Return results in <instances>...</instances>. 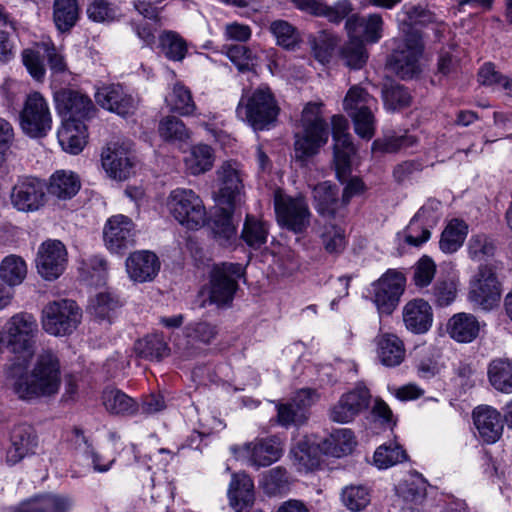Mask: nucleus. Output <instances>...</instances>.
Returning a JSON list of instances; mask_svg holds the SVG:
<instances>
[{"mask_svg":"<svg viewBox=\"0 0 512 512\" xmlns=\"http://www.w3.org/2000/svg\"><path fill=\"white\" fill-rule=\"evenodd\" d=\"M279 112L275 95L264 85L244 91L236 107L238 119L255 131L269 129L276 122Z\"/></svg>","mask_w":512,"mask_h":512,"instance_id":"4","label":"nucleus"},{"mask_svg":"<svg viewBox=\"0 0 512 512\" xmlns=\"http://www.w3.org/2000/svg\"><path fill=\"white\" fill-rule=\"evenodd\" d=\"M474 425L486 443H495L502 435L501 414L491 406H479L473 411Z\"/></svg>","mask_w":512,"mask_h":512,"instance_id":"28","label":"nucleus"},{"mask_svg":"<svg viewBox=\"0 0 512 512\" xmlns=\"http://www.w3.org/2000/svg\"><path fill=\"white\" fill-rule=\"evenodd\" d=\"M467 234L468 225L463 220H450L442 232L440 249L444 253L456 252L462 246Z\"/></svg>","mask_w":512,"mask_h":512,"instance_id":"42","label":"nucleus"},{"mask_svg":"<svg viewBox=\"0 0 512 512\" xmlns=\"http://www.w3.org/2000/svg\"><path fill=\"white\" fill-rule=\"evenodd\" d=\"M10 441L11 445L6 452V462L9 465H15L26 456L35 453L38 445L37 436L28 425L15 426Z\"/></svg>","mask_w":512,"mask_h":512,"instance_id":"26","label":"nucleus"},{"mask_svg":"<svg viewBox=\"0 0 512 512\" xmlns=\"http://www.w3.org/2000/svg\"><path fill=\"white\" fill-rule=\"evenodd\" d=\"M19 126L32 139L46 137L52 130L53 117L48 100L38 91L26 95L19 112Z\"/></svg>","mask_w":512,"mask_h":512,"instance_id":"7","label":"nucleus"},{"mask_svg":"<svg viewBox=\"0 0 512 512\" xmlns=\"http://www.w3.org/2000/svg\"><path fill=\"white\" fill-rule=\"evenodd\" d=\"M77 462L86 468L87 471L92 470L96 473H106L112 468L115 458L104 456L93 446H85V449L80 450Z\"/></svg>","mask_w":512,"mask_h":512,"instance_id":"50","label":"nucleus"},{"mask_svg":"<svg viewBox=\"0 0 512 512\" xmlns=\"http://www.w3.org/2000/svg\"><path fill=\"white\" fill-rule=\"evenodd\" d=\"M160 263L158 257L149 251H137L126 259V270L134 282L151 281L158 273Z\"/></svg>","mask_w":512,"mask_h":512,"instance_id":"29","label":"nucleus"},{"mask_svg":"<svg viewBox=\"0 0 512 512\" xmlns=\"http://www.w3.org/2000/svg\"><path fill=\"white\" fill-rule=\"evenodd\" d=\"M79 269L82 277L90 284L100 285L106 278L107 262L101 256H90L82 261Z\"/></svg>","mask_w":512,"mask_h":512,"instance_id":"56","label":"nucleus"},{"mask_svg":"<svg viewBox=\"0 0 512 512\" xmlns=\"http://www.w3.org/2000/svg\"><path fill=\"white\" fill-rule=\"evenodd\" d=\"M43 51L47 57L50 70L54 74L63 73L67 65L60 48H57L50 40H42L36 44V48H28L22 52V62L29 74L37 81L43 80L45 66L40 52Z\"/></svg>","mask_w":512,"mask_h":512,"instance_id":"13","label":"nucleus"},{"mask_svg":"<svg viewBox=\"0 0 512 512\" xmlns=\"http://www.w3.org/2000/svg\"><path fill=\"white\" fill-rule=\"evenodd\" d=\"M158 130L162 139L172 143H185L191 136L183 121L175 116L164 117L159 123Z\"/></svg>","mask_w":512,"mask_h":512,"instance_id":"51","label":"nucleus"},{"mask_svg":"<svg viewBox=\"0 0 512 512\" xmlns=\"http://www.w3.org/2000/svg\"><path fill=\"white\" fill-rule=\"evenodd\" d=\"M408 459L406 451L395 440L380 445L374 452V465L378 469H388Z\"/></svg>","mask_w":512,"mask_h":512,"instance_id":"43","label":"nucleus"},{"mask_svg":"<svg viewBox=\"0 0 512 512\" xmlns=\"http://www.w3.org/2000/svg\"><path fill=\"white\" fill-rule=\"evenodd\" d=\"M37 334L36 318L25 312L13 315L0 328V347L13 355V390L23 400L54 394L60 386L59 360L52 350H43L31 373L26 371L35 354Z\"/></svg>","mask_w":512,"mask_h":512,"instance_id":"1","label":"nucleus"},{"mask_svg":"<svg viewBox=\"0 0 512 512\" xmlns=\"http://www.w3.org/2000/svg\"><path fill=\"white\" fill-rule=\"evenodd\" d=\"M501 295L500 283L489 266H481L471 283L469 299L484 310L495 307Z\"/></svg>","mask_w":512,"mask_h":512,"instance_id":"19","label":"nucleus"},{"mask_svg":"<svg viewBox=\"0 0 512 512\" xmlns=\"http://www.w3.org/2000/svg\"><path fill=\"white\" fill-rule=\"evenodd\" d=\"M134 349L140 357L149 360H161L169 354L164 337L158 333L139 339L135 343Z\"/></svg>","mask_w":512,"mask_h":512,"instance_id":"47","label":"nucleus"},{"mask_svg":"<svg viewBox=\"0 0 512 512\" xmlns=\"http://www.w3.org/2000/svg\"><path fill=\"white\" fill-rule=\"evenodd\" d=\"M35 262L37 272L43 279L56 280L67 267V249L59 240H46L39 246Z\"/></svg>","mask_w":512,"mask_h":512,"instance_id":"15","label":"nucleus"},{"mask_svg":"<svg viewBox=\"0 0 512 512\" xmlns=\"http://www.w3.org/2000/svg\"><path fill=\"white\" fill-rule=\"evenodd\" d=\"M383 100L388 110H397L410 104L411 96L409 91L400 85H391L383 92Z\"/></svg>","mask_w":512,"mask_h":512,"instance_id":"63","label":"nucleus"},{"mask_svg":"<svg viewBox=\"0 0 512 512\" xmlns=\"http://www.w3.org/2000/svg\"><path fill=\"white\" fill-rule=\"evenodd\" d=\"M119 303L109 293H99L90 300L88 310L99 320L110 321Z\"/></svg>","mask_w":512,"mask_h":512,"instance_id":"59","label":"nucleus"},{"mask_svg":"<svg viewBox=\"0 0 512 512\" xmlns=\"http://www.w3.org/2000/svg\"><path fill=\"white\" fill-rule=\"evenodd\" d=\"M214 161L213 149L211 146L202 143L191 146L183 158L185 171L193 176H198L211 170Z\"/></svg>","mask_w":512,"mask_h":512,"instance_id":"35","label":"nucleus"},{"mask_svg":"<svg viewBox=\"0 0 512 512\" xmlns=\"http://www.w3.org/2000/svg\"><path fill=\"white\" fill-rule=\"evenodd\" d=\"M491 386L502 393H512V360L508 358L493 359L487 368Z\"/></svg>","mask_w":512,"mask_h":512,"instance_id":"40","label":"nucleus"},{"mask_svg":"<svg viewBox=\"0 0 512 512\" xmlns=\"http://www.w3.org/2000/svg\"><path fill=\"white\" fill-rule=\"evenodd\" d=\"M344 109L351 116L356 134L370 140L375 133L374 110L377 100L359 86L349 89L343 102Z\"/></svg>","mask_w":512,"mask_h":512,"instance_id":"9","label":"nucleus"},{"mask_svg":"<svg viewBox=\"0 0 512 512\" xmlns=\"http://www.w3.org/2000/svg\"><path fill=\"white\" fill-rule=\"evenodd\" d=\"M427 12L421 6L404 5L398 13L401 30L405 37L393 40V51L387 65L401 79H411L420 73L423 43L414 26L426 21Z\"/></svg>","mask_w":512,"mask_h":512,"instance_id":"3","label":"nucleus"},{"mask_svg":"<svg viewBox=\"0 0 512 512\" xmlns=\"http://www.w3.org/2000/svg\"><path fill=\"white\" fill-rule=\"evenodd\" d=\"M405 283L406 279L402 272L389 269L372 284V300L381 316L390 315L396 309Z\"/></svg>","mask_w":512,"mask_h":512,"instance_id":"12","label":"nucleus"},{"mask_svg":"<svg viewBox=\"0 0 512 512\" xmlns=\"http://www.w3.org/2000/svg\"><path fill=\"white\" fill-rule=\"evenodd\" d=\"M95 97L103 108L123 117L134 114L138 106V98L120 84L102 87Z\"/></svg>","mask_w":512,"mask_h":512,"instance_id":"23","label":"nucleus"},{"mask_svg":"<svg viewBox=\"0 0 512 512\" xmlns=\"http://www.w3.org/2000/svg\"><path fill=\"white\" fill-rule=\"evenodd\" d=\"M345 27L349 37L376 43L382 38L383 19L376 13L367 17L352 16L346 21Z\"/></svg>","mask_w":512,"mask_h":512,"instance_id":"30","label":"nucleus"},{"mask_svg":"<svg viewBox=\"0 0 512 512\" xmlns=\"http://www.w3.org/2000/svg\"><path fill=\"white\" fill-rule=\"evenodd\" d=\"M260 485L265 493L276 495L285 489L287 485V476L285 469L275 467L263 474Z\"/></svg>","mask_w":512,"mask_h":512,"instance_id":"61","label":"nucleus"},{"mask_svg":"<svg viewBox=\"0 0 512 512\" xmlns=\"http://www.w3.org/2000/svg\"><path fill=\"white\" fill-rule=\"evenodd\" d=\"M356 445L353 432L348 428L335 430L328 441V453L333 457L350 454Z\"/></svg>","mask_w":512,"mask_h":512,"instance_id":"53","label":"nucleus"},{"mask_svg":"<svg viewBox=\"0 0 512 512\" xmlns=\"http://www.w3.org/2000/svg\"><path fill=\"white\" fill-rule=\"evenodd\" d=\"M170 215L184 228L199 230L207 222V211L202 198L192 189H173L166 200Z\"/></svg>","mask_w":512,"mask_h":512,"instance_id":"6","label":"nucleus"},{"mask_svg":"<svg viewBox=\"0 0 512 512\" xmlns=\"http://www.w3.org/2000/svg\"><path fill=\"white\" fill-rule=\"evenodd\" d=\"M291 456L294 466L299 471H312L320 464L319 445L303 438L291 449Z\"/></svg>","mask_w":512,"mask_h":512,"instance_id":"37","label":"nucleus"},{"mask_svg":"<svg viewBox=\"0 0 512 512\" xmlns=\"http://www.w3.org/2000/svg\"><path fill=\"white\" fill-rule=\"evenodd\" d=\"M82 312L72 300L63 299L48 303L42 310L43 330L55 337L72 334L81 322Z\"/></svg>","mask_w":512,"mask_h":512,"instance_id":"8","label":"nucleus"},{"mask_svg":"<svg viewBox=\"0 0 512 512\" xmlns=\"http://www.w3.org/2000/svg\"><path fill=\"white\" fill-rule=\"evenodd\" d=\"M414 144L412 136H389L376 139L372 143V152L394 153L402 148L410 147Z\"/></svg>","mask_w":512,"mask_h":512,"instance_id":"62","label":"nucleus"},{"mask_svg":"<svg viewBox=\"0 0 512 512\" xmlns=\"http://www.w3.org/2000/svg\"><path fill=\"white\" fill-rule=\"evenodd\" d=\"M45 188L37 178H20L11 191V203L19 211H37L45 204Z\"/></svg>","mask_w":512,"mask_h":512,"instance_id":"21","label":"nucleus"},{"mask_svg":"<svg viewBox=\"0 0 512 512\" xmlns=\"http://www.w3.org/2000/svg\"><path fill=\"white\" fill-rule=\"evenodd\" d=\"M322 102H309L302 111V132L296 134L295 158L305 162L328 141L329 131L322 113Z\"/></svg>","mask_w":512,"mask_h":512,"instance_id":"5","label":"nucleus"},{"mask_svg":"<svg viewBox=\"0 0 512 512\" xmlns=\"http://www.w3.org/2000/svg\"><path fill=\"white\" fill-rule=\"evenodd\" d=\"M102 398L106 410L112 414L133 415L138 411L137 403L118 389H106Z\"/></svg>","mask_w":512,"mask_h":512,"instance_id":"44","label":"nucleus"},{"mask_svg":"<svg viewBox=\"0 0 512 512\" xmlns=\"http://www.w3.org/2000/svg\"><path fill=\"white\" fill-rule=\"evenodd\" d=\"M230 506L236 512H248L254 502V483L246 473H236L228 489Z\"/></svg>","mask_w":512,"mask_h":512,"instance_id":"31","label":"nucleus"},{"mask_svg":"<svg viewBox=\"0 0 512 512\" xmlns=\"http://www.w3.org/2000/svg\"><path fill=\"white\" fill-rule=\"evenodd\" d=\"M479 323L471 314L458 313L448 323V332L454 340L461 343L473 341L479 333Z\"/></svg>","mask_w":512,"mask_h":512,"instance_id":"41","label":"nucleus"},{"mask_svg":"<svg viewBox=\"0 0 512 512\" xmlns=\"http://www.w3.org/2000/svg\"><path fill=\"white\" fill-rule=\"evenodd\" d=\"M27 274V262L20 255L9 254L0 262V280L12 289L20 286Z\"/></svg>","mask_w":512,"mask_h":512,"instance_id":"39","label":"nucleus"},{"mask_svg":"<svg viewBox=\"0 0 512 512\" xmlns=\"http://www.w3.org/2000/svg\"><path fill=\"white\" fill-rule=\"evenodd\" d=\"M54 102L62 121L71 120L85 123L94 116L96 111L92 100L76 90L61 89L55 92Z\"/></svg>","mask_w":512,"mask_h":512,"instance_id":"17","label":"nucleus"},{"mask_svg":"<svg viewBox=\"0 0 512 512\" xmlns=\"http://www.w3.org/2000/svg\"><path fill=\"white\" fill-rule=\"evenodd\" d=\"M161 52L172 61H181L187 52L186 42L178 34L168 31L159 37Z\"/></svg>","mask_w":512,"mask_h":512,"instance_id":"55","label":"nucleus"},{"mask_svg":"<svg viewBox=\"0 0 512 512\" xmlns=\"http://www.w3.org/2000/svg\"><path fill=\"white\" fill-rule=\"evenodd\" d=\"M222 51L240 72L251 71L256 66V57L246 46L225 44Z\"/></svg>","mask_w":512,"mask_h":512,"instance_id":"54","label":"nucleus"},{"mask_svg":"<svg viewBox=\"0 0 512 512\" xmlns=\"http://www.w3.org/2000/svg\"><path fill=\"white\" fill-rule=\"evenodd\" d=\"M301 11L315 16L327 18L330 22L339 23L351 12V3L348 0H339L328 6L324 0H291Z\"/></svg>","mask_w":512,"mask_h":512,"instance_id":"32","label":"nucleus"},{"mask_svg":"<svg viewBox=\"0 0 512 512\" xmlns=\"http://www.w3.org/2000/svg\"><path fill=\"white\" fill-rule=\"evenodd\" d=\"M71 499L57 493H41L30 497L17 505L9 507L8 512H69Z\"/></svg>","mask_w":512,"mask_h":512,"instance_id":"24","label":"nucleus"},{"mask_svg":"<svg viewBox=\"0 0 512 512\" xmlns=\"http://www.w3.org/2000/svg\"><path fill=\"white\" fill-rule=\"evenodd\" d=\"M136 236V225L126 215H112L104 223L103 243L111 253H122L132 247L135 244Z\"/></svg>","mask_w":512,"mask_h":512,"instance_id":"14","label":"nucleus"},{"mask_svg":"<svg viewBox=\"0 0 512 512\" xmlns=\"http://www.w3.org/2000/svg\"><path fill=\"white\" fill-rule=\"evenodd\" d=\"M402 317L406 329L414 334L426 333L433 322L432 308L423 299L407 302L403 307Z\"/></svg>","mask_w":512,"mask_h":512,"instance_id":"27","label":"nucleus"},{"mask_svg":"<svg viewBox=\"0 0 512 512\" xmlns=\"http://www.w3.org/2000/svg\"><path fill=\"white\" fill-rule=\"evenodd\" d=\"M102 167L115 180H126L132 173L134 157L130 147L118 141L110 142L101 154Z\"/></svg>","mask_w":512,"mask_h":512,"instance_id":"20","label":"nucleus"},{"mask_svg":"<svg viewBox=\"0 0 512 512\" xmlns=\"http://www.w3.org/2000/svg\"><path fill=\"white\" fill-rule=\"evenodd\" d=\"M165 103L171 111L182 116L192 115L196 108L190 90L179 82L166 95Z\"/></svg>","mask_w":512,"mask_h":512,"instance_id":"45","label":"nucleus"},{"mask_svg":"<svg viewBox=\"0 0 512 512\" xmlns=\"http://www.w3.org/2000/svg\"><path fill=\"white\" fill-rule=\"evenodd\" d=\"M349 38L350 40L342 48V58L350 68L360 69L367 61V52L361 39Z\"/></svg>","mask_w":512,"mask_h":512,"instance_id":"58","label":"nucleus"},{"mask_svg":"<svg viewBox=\"0 0 512 512\" xmlns=\"http://www.w3.org/2000/svg\"><path fill=\"white\" fill-rule=\"evenodd\" d=\"M494 252V245L484 234L473 235L468 242V253L473 260H483Z\"/></svg>","mask_w":512,"mask_h":512,"instance_id":"64","label":"nucleus"},{"mask_svg":"<svg viewBox=\"0 0 512 512\" xmlns=\"http://www.w3.org/2000/svg\"><path fill=\"white\" fill-rule=\"evenodd\" d=\"M331 124L336 174L338 179L344 182L351 171V157L355 154V147L348 133L349 124L345 117L335 115Z\"/></svg>","mask_w":512,"mask_h":512,"instance_id":"16","label":"nucleus"},{"mask_svg":"<svg viewBox=\"0 0 512 512\" xmlns=\"http://www.w3.org/2000/svg\"><path fill=\"white\" fill-rule=\"evenodd\" d=\"M321 243L329 254L342 253L347 245L345 230L334 224H326L320 233Z\"/></svg>","mask_w":512,"mask_h":512,"instance_id":"52","label":"nucleus"},{"mask_svg":"<svg viewBox=\"0 0 512 512\" xmlns=\"http://www.w3.org/2000/svg\"><path fill=\"white\" fill-rule=\"evenodd\" d=\"M244 276V267L239 263L223 262L212 267L209 273L208 295L212 303L225 306L232 302L238 281Z\"/></svg>","mask_w":512,"mask_h":512,"instance_id":"10","label":"nucleus"},{"mask_svg":"<svg viewBox=\"0 0 512 512\" xmlns=\"http://www.w3.org/2000/svg\"><path fill=\"white\" fill-rule=\"evenodd\" d=\"M57 137L64 151L76 155L83 150L87 143V127L83 122L62 121Z\"/></svg>","mask_w":512,"mask_h":512,"instance_id":"33","label":"nucleus"},{"mask_svg":"<svg viewBox=\"0 0 512 512\" xmlns=\"http://www.w3.org/2000/svg\"><path fill=\"white\" fill-rule=\"evenodd\" d=\"M268 234V226L264 221L250 214L246 215L241 238L249 247L260 248L267 242Z\"/></svg>","mask_w":512,"mask_h":512,"instance_id":"48","label":"nucleus"},{"mask_svg":"<svg viewBox=\"0 0 512 512\" xmlns=\"http://www.w3.org/2000/svg\"><path fill=\"white\" fill-rule=\"evenodd\" d=\"M219 189L214 194L217 206L213 232L221 246H231L237 238V225L233 215L242 202V179L239 164L226 161L217 170Z\"/></svg>","mask_w":512,"mask_h":512,"instance_id":"2","label":"nucleus"},{"mask_svg":"<svg viewBox=\"0 0 512 512\" xmlns=\"http://www.w3.org/2000/svg\"><path fill=\"white\" fill-rule=\"evenodd\" d=\"M342 503L351 511H360L370 502V491L364 485H350L343 489Z\"/></svg>","mask_w":512,"mask_h":512,"instance_id":"57","label":"nucleus"},{"mask_svg":"<svg viewBox=\"0 0 512 512\" xmlns=\"http://www.w3.org/2000/svg\"><path fill=\"white\" fill-rule=\"evenodd\" d=\"M370 399L367 387L359 384L340 398L331 409L330 417L334 422L348 423L368 408Z\"/></svg>","mask_w":512,"mask_h":512,"instance_id":"22","label":"nucleus"},{"mask_svg":"<svg viewBox=\"0 0 512 512\" xmlns=\"http://www.w3.org/2000/svg\"><path fill=\"white\" fill-rule=\"evenodd\" d=\"M377 354L382 365L386 367L399 366L405 359L403 341L395 334L384 333L377 337Z\"/></svg>","mask_w":512,"mask_h":512,"instance_id":"34","label":"nucleus"},{"mask_svg":"<svg viewBox=\"0 0 512 512\" xmlns=\"http://www.w3.org/2000/svg\"><path fill=\"white\" fill-rule=\"evenodd\" d=\"M270 30L276 38L277 44L285 49H294L300 41L296 29L286 21H274Z\"/></svg>","mask_w":512,"mask_h":512,"instance_id":"60","label":"nucleus"},{"mask_svg":"<svg viewBox=\"0 0 512 512\" xmlns=\"http://www.w3.org/2000/svg\"><path fill=\"white\" fill-rule=\"evenodd\" d=\"M81 187L80 179L72 171L59 170L53 173L45 188L51 196L66 200L74 197Z\"/></svg>","mask_w":512,"mask_h":512,"instance_id":"36","label":"nucleus"},{"mask_svg":"<svg viewBox=\"0 0 512 512\" xmlns=\"http://www.w3.org/2000/svg\"><path fill=\"white\" fill-rule=\"evenodd\" d=\"M274 207L276 219L280 226L301 233L310 224L311 213L304 197H292L276 190L274 193Z\"/></svg>","mask_w":512,"mask_h":512,"instance_id":"11","label":"nucleus"},{"mask_svg":"<svg viewBox=\"0 0 512 512\" xmlns=\"http://www.w3.org/2000/svg\"><path fill=\"white\" fill-rule=\"evenodd\" d=\"M313 198L317 212L323 217L332 218L337 215L342 201L337 199V188L329 182H322L313 188Z\"/></svg>","mask_w":512,"mask_h":512,"instance_id":"38","label":"nucleus"},{"mask_svg":"<svg viewBox=\"0 0 512 512\" xmlns=\"http://www.w3.org/2000/svg\"><path fill=\"white\" fill-rule=\"evenodd\" d=\"M77 0H54L53 21L60 32L69 31L77 22Z\"/></svg>","mask_w":512,"mask_h":512,"instance_id":"46","label":"nucleus"},{"mask_svg":"<svg viewBox=\"0 0 512 512\" xmlns=\"http://www.w3.org/2000/svg\"><path fill=\"white\" fill-rule=\"evenodd\" d=\"M232 452L236 458L247 459L253 466L265 467L280 459L283 454V444L280 438L273 436L241 447H233Z\"/></svg>","mask_w":512,"mask_h":512,"instance_id":"18","label":"nucleus"},{"mask_svg":"<svg viewBox=\"0 0 512 512\" xmlns=\"http://www.w3.org/2000/svg\"><path fill=\"white\" fill-rule=\"evenodd\" d=\"M436 221L437 215L432 205L421 207L404 231L405 242L415 247L427 242L430 239L431 229L436 224Z\"/></svg>","mask_w":512,"mask_h":512,"instance_id":"25","label":"nucleus"},{"mask_svg":"<svg viewBox=\"0 0 512 512\" xmlns=\"http://www.w3.org/2000/svg\"><path fill=\"white\" fill-rule=\"evenodd\" d=\"M396 494L404 503L401 512H420L416 505L424 500L426 492L423 485L404 481L396 486Z\"/></svg>","mask_w":512,"mask_h":512,"instance_id":"49","label":"nucleus"}]
</instances>
